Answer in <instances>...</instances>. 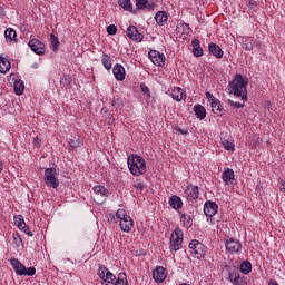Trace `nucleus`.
Masks as SVG:
<instances>
[{
  "mask_svg": "<svg viewBox=\"0 0 285 285\" xmlns=\"http://www.w3.org/2000/svg\"><path fill=\"white\" fill-rule=\"evenodd\" d=\"M153 278L157 284H161L166 279V268L158 266L153 272Z\"/></svg>",
  "mask_w": 285,
  "mask_h": 285,
  "instance_id": "obj_13",
  "label": "nucleus"
},
{
  "mask_svg": "<svg viewBox=\"0 0 285 285\" xmlns=\"http://www.w3.org/2000/svg\"><path fill=\"white\" fill-rule=\"evenodd\" d=\"M194 112L198 119H206V108L202 105H196L194 107Z\"/></svg>",
  "mask_w": 285,
  "mask_h": 285,
  "instance_id": "obj_25",
  "label": "nucleus"
},
{
  "mask_svg": "<svg viewBox=\"0 0 285 285\" xmlns=\"http://www.w3.org/2000/svg\"><path fill=\"white\" fill-rule=\"evenodd\" d=\"M232 283L234 285H247L248 282H246V277L242 276V275H236L234 278L233 276H230Z\"/></svg>",
  "mask_w": 285,
  "mask_h": 285,
  "instance_id": "obj_31",
  "label": "nucleus"
},
{
  "mask_svg": "<svg viewBox=\"0 0 285 285\" xmlns=\"http://www.w3.org/2000/svg\"><path fill=\"white\" fill-rule=\"evenodd\" d=\"M155 21L158 26H164L168 21V14L165 11H158L155 16Z\"/></svg>",
  "mask_w": 285,
  "mask_h": 285,
  "instance_id": "obj_22",
  "label": "nucleus"
},
{
  "mask_svg": "<svg viewBox=\"0 0 285 285\" xmlns=\"http://www.w3.org/2000/svg\"><path fill=\"white\" fill-rule=\"evenodd\" d=\"M248 78H244L242 73H236L234 79L229 82L228 91L229 95L238 97L242 101H248Z\"/></svg>",
  "mask_w": 285,
  "mask_h": 285,
  "instance_id": "obj_1",
  "label": "nucleus"
},
{
  "mask_svg": "<svg viewBox=\"0 0 285 285\" xmlns=\"http://www.w3.org/2000/svg\"><path fill=\"white\" fill-rule=\"evenodd\" d=\"M199 39H193V41H191V46H193V48H202L200 46H199Z\"/></svg>",
  "mask_w": 285,
  "mask_h": 285,
  "instance_id": "obj_49",
  "label": "nucleus"
},
{
  "mask_svg": "<svg viewBox=\"0 0 285 285\" xmlns=\"http://www.w3.org/2000/svg\"><path fill=\"white\" fill-rule=\"evenodd\" d=\"M114 77L117 79V81H124L126 79V69L124 66L117 63L112 68Z\"/></svg>",
  "mask_w": 285,
  "mask_h": 285,
  "instance_id": "obj_14",
  "label": "nucleus"
},
{
  "mask_svg": "<svg viewBox=\"0 0 285 285\" xmlns=\"http://www.w3.org/2000/svg\"><path fill=\"white\" fill-rule=\"evenodd\" d=\"M134 187L136 188V190H144V188H146V186L141 181H136Z\"/></svg>",
  "mask_w": 285,
  "mask_h": 285,
  "instance_id": "obj_44",
  "label": "nucleus"
},
{
  "mask_svg": "<svg viewBox=\"0 0 285 285\" xmlns=\"http://www.w3.org/2000/svg\"><path fill=\"white\" fill-rule=\"evenodd\" d=\"M250 271H253V265L250 264V262L244 261L240 264V273H243V275H248V273H250Z\"/></svg>",
  "mask_w": 285,
  "mask_h": 285,
  "instance_id": "obj_29",
  "label": "nucleus"
},
{
  "mask_svg": "<svg viewBox=\"0 0 285 285\" xmlns=\"http://www.w3.org/2000/svg\"><path fill=\"white\" fill-rule=\"evenodd\" d=\"M107 32L111 36L117 35V27L115 24H109L107 27Z\"/></svg>",
  "mask_w": 285,
  "mask_h": 285,
  "instance_id": "obj_42",
  "label": "nucleus"
},
{
  "mask_svg": "<svg viewBox=\"0 0 285 285\" xmlns=\"http://www.w3.org/2000/svg\"><path fill=\"white\" fill-rule=\"evenodd\" d=\"M176 31L178 35H190L193 32V29H190V26L184 21L178 22L176 27Z\"/></svg>",
  "mask_w": 285,
  "mask_h": 285,
  "instance_id": "obj_18",
  "label": "nucleus"
},
{
  "mask_svg": "<svg viewBox=\"0 0 285 285\" xmlns=\"http://www.w3.org/2000/svg\"><path fill=\"white\" fill-rule=\"evenodd\" d=\"M116 217L117 219H119V225L124 233H130V230H132V226L135 223L132 218L126 214L125 209H118L116 212Z\"/></svg>",
  "mask_w": 285,
  "mask_h": 285,
  "instance_id": "obj_3",
  "label": "nucleus"
},
{
  "mask_svg": "<svg viewBox=\"0 0 285 285\" xmlns=\"http://www.w3.org/2000/svg\"><path fill=\"white\" fill-rule=\"evenodd\" d=\"M210 108H212V111L218 116L222 115V112L224 111V106H222V102L218 99L213 100L210 102Z\"/></svg>",
  "mask_w": 285,
  "mask_h": 285,
  "instance_id": "obj_21",
  "label": "nucleus"
},
{
  "mask_svg": "<svg viewBox=\"0 0 285 285\" xmlns=\"http://www.w3.org/2000/svg\"><path fill=\"white\" fill-rule=\"evenodd\" d=\"M16 95H23V90H26V85L22 80H16L13 83Z\"/></svg>",
  "mask_w": 285,
  "mask_h": 285,
  "instance_id": "obj_27",
  "label": "nucleus"
},
{
  "mask_svg": "<svg viewBox=\"0 0 285 285\" xmlns=\"http://www.w3.org/2000/svg\"><path fill=\"white\" fill-rule=\"evenodd\" d=\"M107 278L105 279V285H115V281L117 279V276L112 274V272H106Z\"/></svg>",
  "mask_w": 285,
  "mask_h": 285,
  "instance_id": "obj_34",
  "label": "nucleus"
},
{
  "mask_svg": "<svg viewBox=\"0 0 285 285\" xmlns=\"http://www.w3.org/2000/svg\"><path fill=\"white\" fill-rule=\"evenodd\" d=\"M228 104H229V106H232L233 108H237V109L244 108V106H245L244 102H235V101H233V100H228Z\"/></svg>",
  "mask_w": 285,
  "mask_h": 285,
  "instance_id": "obj_41",
  "label": "nucleus"
},
{
  "mask_svg": "<svg viewBox=\"0 0 285 285\" xmlns=\"http://www.w3.org/2000/svg\"><path fill=\"white\" fill-rule=\"evenodd\" d=\"M177 130L180 132V135H188V129L178 128Z\"/></svg>",
  "mask_w": 285,
  "mask_h": 285,
  "instance_id": "obj_50",
  "label": "nucleus"
},
{
  "mask_svg": "<svg viewBox=\"0 0 285 285\" xmlns=\"http://www.w3.org/2000/svg\"><path fill=\"white\" fill-rule=\"evenodd\" d=\"M108 124H112V120H109Z\"/></svg>",
  "mask_w": 285,
  "mask_h": 285,
  "instance_id": "obj_58",
  "label": "nucleus"
},
{
  "mask_svg": "<svg viewBox=\"0 0 285 285\" xmlns=\"http://www.w3.org/2000/svg\"><path fill=\"white\" fill-rule=\"evenodd\" d=\"M181 244H184V232L180 228H176L171 233L170 237V248L171 250H181Z\"/></svg>",
  "mask_w": 285,
  "mask_h": 285,
  "instance_id": "obj_7",
  "label": "nucleus"
},
{
  "mask_svg": "<svg viewBox=\"0 0 285 285\" xmlns=\"http://www.w3.org/2000/svg\"><path fill=\"white\" fill-rule=\"evenodd\" d=\"M10 68V61L4 57H0V72H2V75H6V72H8Z\"/></svg>",
  "mask_w": 285,
  "mask_h": 285,
  "instance_id": "obj_26",
  "label": "nucleus"
},
{
  "mask_svg": "<svg viewBox=\"0 0 285 285\" xmlns=\"http://www.w3.org/2000/svg\"><path fill=\"white\" fill-rule=\"evenodd\" d=\"M245 50H248V51L253 50V45H246Z\"/></svg>",
  "mask_w": 285,
  "mask_h": 285,
  "instance_id": "obj_52",
  "label": "nucleus"
},
{
  "mask_svg": "<svg viewBox=\"0 0 285 285\" xmlns=\"http://www.w3.org/2000/svg\"><path fill=\"white\" fill-rule=\"evenodd\" d=\"M10 264L16 273V275H27L28 277H32L37 273L35 267H24L23 264L20 263L17 258H11Z\"/></svg>",
  "mask_w": 285,
  "mask_h": 285,
  "instance_id": "obj_4",
  "label": "nucleus"
},
{
  "mask_svg": "<svg viewBox=\"0 0 285 285\" xmlns=\"http://www.w3.org/2000/svg\"><path fill=\"white\" fill-rule=\"evenodd\" d=\"M217 210H219V205L215 202L207 200L204 205V214L206 217H214L217 215Z\"/></svg>",
  "mask_w": 285,
  "mask_h": 285,
  "instance_id": "obj_10",
  "label": "nucleus"
},
{
  "mask_svg": "<svg viewBox=\"0 0 285 285\" xmlns=\"http://www.w3.org/2000/svg\"><path fill=\"white\" fill-rule=\"evenodd\" d=\"M189 250L196 259H204V257H206V247L204 244L199 243V240H191L189 243Z\"/></svg>",
  "mask_w": 285,
  "mask_h": 285,
  "instance_id": "obj_5",
  "label": "nucleus"
},
{
  "mask_svg": "<svg viewBox=\"0 0 285 285\" xmlns=\"http://www.w3.org/2000/svg\"><path fill=\"white\" fill-rule=\"evenodd\" d=\"M94 193H95V195H97V197H102L104 199H106V197H108V190L106 189V187H104L101 185L95 186Z\"/></svg>",
  "mask_w": 285,
  "mask_h": 285,
  "instance_id": "obj_24",
  "label": "nucleus"
},
{
  "mask_svg": "<svg viewBox=\"0 0 285 285\" xmlns=\"http://www.w3.org/2000/svg\"><path fill=\"white\" fill-rule=\"evenodd\" d=\"M180 223L184 226V228H190L193 226V216L188 214H181Z\"/></svg>",
  "mask_w": 285,
  "mask_h": 285,
  "instance_id": "obj_23",
  "label": "nucleus"
},
{
  "mask_svg": "<svg viewBox=\"0 0 285 285\" xmlns=\"http://www.w3.org/2000/svg\"><path fill=\"white\" fill-rule=\"evenodd\" d=\"M225 247L228 253H239L242 250V243L235 238H228L225 242Z\"/></svg>",
  "mask_w": 285,
  "mask_h": 285,
  "instance_id": "obj_11",
  "label": "nucleus"
},
{
  "mask_svg": "<svg viewBox=\"0 0 285 285\" xmlns=\"http://www.w3.org/2000/svg\"><path fill=\"white\" fill-rule=\"evenodd\" d=\"M223 148L229 153H235V145L230 140H223Z\"/></svg>",
  "mask_w": 285,
  "mask_h": 285,
  "instance_id": "obj_38",
  "label": "nucleus"
},
{
  "mask_svg": "<svg viewBox=\"0 0 285 285\" xmlns=\"http://www.w3.org/2000/svg\"><path fill=\"white\" fill-rule=\"evenodd\" d=\"M171 98L174 101H184V99H186V91L179 87H176L171 90Z\"/></svg>",
  "mask_w": 285,
  "mask_h": 285,
  "instance_id": "obj_17",
  "label": "nucleus"
},
{
  "mask_svg": "<svg viewBox=\"0 0 285 285\" xmlns=\"http://www.w3.org/2000/svg\"><path fill=\"white\" fill-rule=\"evenodd\" d=\"M28 46L36 55H43L46 52V45L38 39H31Z\"/></svg>",
  "mask_w": 285,
  "mask_h": 285,
  "instance_id": "obj_9",
  "label": "nucleus"
},
{
  "mask_svg": "<svg viewBox=\"0 0 285 285\" xmlns=\"http://www.w3.org/2000/svg\"><path fill=\"white\" fill-rule=\"evenodd\" d=\"M127 37L131 39V41H137V43H140V41H144V35H141L137 27L129 26L127 29Z\"/></svg>",
  "mask_w": 285,
  "mask_h": 285,
  "instance_id": "obj_12",
  "label": "nucleus"
},
{
  "mask_svg": "<svg viewBox=\"0 0 285 285\" xmlns=\"http://www.w3.org/2000/svg\"><path fill=\"white\" fill-rule=\"evenodd\" d=\"M31 68H33L35 70H37V68H39V63L35 62L33 65H31Z\"/></svg>",
  "mask_w": 285,
  "mask_h": 285,
  "instance_id": "obj_53",
  "label": "nucleus"
},
{
  "mask_svg": "<svg viewBox=\"0 0 285 285\" xmlns=\"http://www.w3.org/2000/svg\"><path fill=\"white\" fill-rule=\"evenodd\" d=\"M149 59L150 61L154 63V66H165L166 63V56H164V53L157 51V50H151L149 51Z\"/></svg>",
  "mask_w": 285,
  "mask_h": 285,
  "instance_id": "obj_8",
  "label": "nucleus"
},
{
  "mask_svg": "<svg viewBox=\"0 0 285 285\" xmlns=\"http://www.w3.org/2000/svg\"><path fill=\"white\" fill-rule=\"evenodd\" d=\"M187 195H189L190 199H198L199 197V188L197 186H191L187 189Z\"/></svg>",
  "mask_w": 285,
  "mask_h": 285,
  "instance_id": "obj_30",
  "label": "nucleus"
},
{
  "mask_svg": "<svg viewBox=\"0 0 285 285\" xmlns=\"http://www.w3.org/2000/svg\"><path fill=\"white\" fill-rule=\"evenodd\" d=\"M128 168L131 175L139 177L140 175H146V160L144 157L131 154L127 159Z\"/></svg>",
  "mask_w": 285,
  "mask_h": 285,
  "instance_id": "obj_2",
  "label": "nucleus"
},
{
  "mask_svg": "<svg viewBox=\"0 0 285 285\" xmlns=\"http://www.w3.org/2000/svg\"><path fill=\"white\" fill-rule=\"evenodd\" d=\"M114 285H128V278L126 274H119L118 278L114 281Z\"/></svg>",
  "mask_w": 285,
  "mask_h": 285,
  "instance_id": "obj_35",
  "label": "nucleus"
},
{
  "mask_svg": "<svg viewBox=\"0 0 285 285\" xmlns=\"http://www.w3.org/2000/svg\"><path fill=\"white\" fill-rule=\"evenodd\" d=\"M33 144H35V146H40V144H39V137H36V138L33 139Z\"/></svg>",
  "mask_w": 285,
  "mask_h": 285,
  "instance_id": "obj_51",
  "label": "nucleus"
},
{
  "mask_svg": "<svg viewBox=\"0 0 285 285\" xmlns=\"http://www.w3.org/2000/svg\"><path fill=\"white\" fill-rule=\"evenodd\" d=\"M101 63L106 70H110V68H112V58H110V56H108L107 53H104Z\"/></svg>",
  "mask_w": 285,
  "mask_h": 285,
  "instance_id": "obj_28",
  "label": "nucleus"
},
{
  "mask_svg": "<svg viewBox=\"0 0 285 285\" xmlns=\"http://www.w3.org/2000/svg\"><path fill=\"white\" fill-rule=\"evenodd\" d=\"M50 40H51V46H52V50L53 52H57L59 50V38H57V36H55V33L50 35Z\"/></svg>",
  "mask_w": 285,
  "mask_h": 285,
  "instance_id": "obj_32",
  "label": "nucleus"
},
{
  "mask_svg": "<svg viewBox=\"0 0 285 285\" xmlns=\"http://www.w3.org/2000/svg\"><path fill=\"white\" fill-rule=\"evenodd\" d=\"M6 39H9V41H13L14 37H17V31L14 29H7L4 31Z\"/></svg>",
  "mask_w": 285,
  "mask_h": 285,
  "instance_id": "obj_39",
  "label": "nucleus"
},
{
  "mask_svg": "<svg viewBox=\"0 0 285 285\" xmlns=\"http://www.w3.org/2000/svg\"><path fill=\"white\" fill-rule=\"evenodd\" d=\"M208 49H209L210 55H213V57H215L216 59L224 58V50H222V47H219V45L212 42L208 45Z\"/></svg>",
  "mask_w": 285,
  "mask_h": 285,
  "instance_id": "obj_15",
  "label": "nucleus"
},
{
  "mask_svg": "<svg viewBox=\"0 0 285 285\" xmlns=\"http://www.w3.org/2000/svg\"><path fill=\"white\" fill-rule=\"evenodd\" d=\"M278 188H279V190H282V191L285 190V180H284V179H279V180H278Z\"/></svg>",
  "mask_w": 285,
  "mask_h": 285,
  "instance_id": "obj_48",
  "label": "nucleus"
},
{
  "mask_svg": "<svg viewBox=\"0 0 285 285\" xmlns=\"http://www.w3.org/2000/svg\"><path fill=\"white\" fill-rule=\"evenodd\" d=\"M13 222H14L16 226H18V228H19L20 230H22L23 226H27V225H26V220L22 218L21 215L16 216V217L13 218Z\"/></svg>",
  "mask_w": 285,
  "mask_h": 285,
  "instance_id": "obj_37",
  "label": "nucleus"
},
{
  "mask_svg": "<svg viewBox=\"0 0 285 285\" xmlns=\"http://www.w3.org/2000/svg\"><path fill=\"white\" fill-rule=\"evenodd\" d=\"M222 179L226 186H228V184H233V180L235 179V171L230 168H226L222 174Z\"/></svg>",
  "mask_w": 285,
  "mask_h": 285,
  "instance_id": "obj_16",
  "label": "nucleus"
},
{
  "mask_svg": "<svg viewBox=\"0 0 285 285\" xmlns=\"http://www.w3.org/2000/svg\"><path fill=\"white\" fill-rule=\"evenodd\" d=\"M0 17H3V9L0 8Z\"/></svg>",
  "mask_w": 285,
  "mask_h": 285,
  "instance_id": "obj_57",
  "label": "nucleus"
},
{
  "mask_svg": "<svg viewBox=\"0 0 285 285\" xmlns=\"http://www.w3.org/2000/svg\"><path fill=\"white\" fill-rule=\"evenodd\" d=\"M205 95L209 104H212L213 100H217V98H215V96H213V94H210L209 91H207Z\"/></svg>",
  "mask_w": 285,
  "mask_h": 285,
  "instance_id": "obj_47",
  "label": "nucleus"
},
{
  "mask_svg": "<svg viewBox=\"0 0 285 285\" xmlns=\"http://www.w3.org/2000/svg\"><path fill=\"white\" fill-rule=\"evenodd\" d=\"M193 55H194V57H203L204 56V49H202V47L193 48Z\"/></svg>",
  "mask_w": 285,
  "mask_h": 285,
  "instance_id": "obj_40",
  "label": "nucleus"
},
{
  "mask_svg": "<svg viewBox=\"0 0 285 285\" xmlns=\"http://www.w3.org/2000/svg\"><path fill=\"white\" fill-rule=\"evenodd\" d=\"M58 175L59 174H57V169H55V168H47L45 170V184L49 188H59V178H57Z\"/></svg>",
  "mask_w": 285,
  "mask_h": 285,
  "instance_id": "obj_6",
  "label": "nucleus"
},
{
  "mask_svg": "<svg viewBox=\"0 0 285 285\" xmlns=\"http://www.w3.org/2000/svg\"><path fill=\"white\" fill-rule=\"evenodd\" d=\"M136 6L138 10H144V8L146 10H155V2L150 0H136Z\"/></svg>",
  "mask_w": 285,
  "mask_h": 285,
  "instance_id": "obj_19",
  "label": "nucleus"
},
{
  "mask_svg": "<svg viewBox=\"0 0 285 285\" xmlns=\"http://www.w3.org/2000/svg\"><path fill=\"white\" fill-rule=\"evenodd\" d=\"M21 230H23V233H26V235H28L29 237H32V235H35L28 226H23Z\"/></svg>",
  "mask_w": 285,
  "mask_h": 285,
  "instance_id": "obj_46",
  "label": "nucleus"
},
{
  "mask_svg": "<svg viewBox=\"0 0 285 285\" xmlns=\"http://www.w3.org/2000/svg\"><path fill=\"white\" fill-rule=\"evenodd\" d=\"M169 206L174 208V210H179L184 206V202H181V198L179 196H171L169 198Z\"/></svg>",
  "mask_w": 285,
  "mask_h": 285,
  "instance_id": "obj_20",
  "label": "nucleus"
},
{
  "mask_svg": "<svg viewBox=\"0 0 285 285\" xmlns=\"http://www.w3.org/2000/svg\"><path fill=\"white\" fill-rule=\"evenodd\" d=\"M207 222H209L210 224H215V222L213 220V217H208Z\"/></svg>",
  "mask_w": 285,
  "mask_h": 285,
  "instance_id": "obj_55",
  "label": "nucleus"
},
{
  "mask_svg": "<svg viewBox=\"0 0 285 285\" xmlns=\"http://www.w3.org/2000/svg\"><path fill=\"white\" fill-rule=\"evenodd\" d=\"M140 90L141 92H144V95H147V97H150V89L148 88V86H146V83L140 85Z\"/></svg>",
  "mask_w": 285,
  "mask_h": 285,
  "instance_id": "obj_43",
  "label": "nucleus"
},
{
  "mask_svg": "<svg viewBox=\"0 0 285 285\" xmlns=\"http://www.w3.org/2000/svg\"><path fill=\"white\" fill-rule=\"evenodd\" d=\"M106 273H110V269H108L106 266H100L98 269V277L105 282V279L108 278V275Z\"/></svg>",
  "mask_w": 285,
  "mask_h": 285,
  "instance_id": "obj_33",
  "label": "nucleus"
},
{
  "mask_svg": "<svg viewBox=\"0 0 285 285\" xmlns=\"http://www.w3.org/2000/svg\"><path fill=\"white\" fill-rule=\"evenodd\" d=\"M118 3L122 10H126L127 12L132 10V3H130V0H118Z\"/></svg>",
  "mask_w": 285,
  "mask_h": 285,
  "instance_id": "obj_36",
  "label": "nucleus"
},
{
  "mask_svg": "<svg viewBox=\"0 0 285 285\" xmlns=\"http://www.w3.org/2000/svg\"><path fill=\"white\" fill-rule=\"evenodd\" d=\"M14 242H21V238L19 236H13Z\"/></svg>",
  "mask_w": 285,
  "mask_h": 285,
  "instance_id": "obj_56",
  "label": "nucleus"
},
{
  "mask_svg": "<svg viewBox=\"0 0 285 285\" xmlns=\"http://www.w3.org/2000/svg\"><path fill=\"white\" fill-rule=\"evenodd\" d=\"M3 173V163L0 160V175Z\"/></svg>",
  "mask_w": 285,
  "mask_h": 285,
  "instance_id": "obj_54",
  "label": "nucleus"
},
{
  "mask_svg": "<svg viewBox=\"0 0 285 285\" xmlns=\"http://www.w3.org/2000/svg\"><path fill=\"white\" fill-rule=\"evenodd\" d=\"M247 6H248L252 10H255V8H257V1H255V0H248Z\"/></svg>",
  "mask_w": 285,
  "mask_h": 285,
  "instance_id": "obj_45",
  "label": "nucleus"
}]
</instances>
